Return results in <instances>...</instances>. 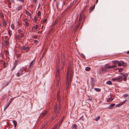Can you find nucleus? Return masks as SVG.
Wrapping results in <instances>:
<instances>
[{
  "instance_id": "1",
  "label": "nucleus",
  "mask_w": 129,
  "mask_h": 129,
  "mask_svg": "<svg viewBox=\"0 0 129 129\" xmlns=\"http://www.w3.org/2000/svg\"><path fill=\"white\" fill-rule=\"evenodd\" d=\"M72 76L73 74L72 73V71L70 68H68L67 74L66 85V89L67 90H68L70 88Z\"/></svg>"
},
{
  "instance_id": "2",
  "label": "nucleus",
  "mask_w": 129,
  "mask_h": 129,
  "mask_svg": "<svg viewBox=\"0 0 129 129\" xmlns=\"http://www.w3.org/2000/svg\"><path fill=\"white\" fill-rule=\"evenodd\" d=\"M121 75L119 76L118 77L113 78L112 80L113 81H116L118 82H121L123 79L124 81H126V78L127 76V74H124L122 73H121Z\"/></svg>"
},
{
  "instance_id": "3",
  "label": "nucleus",
  "mask_w": 129,
  "mask_h": 129,
  "mask_svg": "<svg viewBox=\"0 0 129 129\" xmlns=\"http://www.w3.org/2000/svg\"><path fill=\"white\" fill-rule=\"evenodd\" d=\"M116 67V66L115 65L110 66L109 64H107L104 65L103 68L104 71L105 72L107 70H109L110 69H113Z\"/></svg>"
},
{
  "instance_id": "4",
  "label": "nucleus",
  "mask_w": 129,
  "mask_h": 129,
  "mask_svg": "<svg viewBox=\"0 0 129 129\" xmlns=\"http://www.w3.org/2000/svg\"><path fill=\"white\" fill-rule=\"evenodd\" d=\"M83 19V21H84L85 19V17L83 13L82 12H81L80 15L78 22L81 23V21Z\"/></svg>"
},
{
  "instance_id": "5",
  "label": "nucleus",
  "mask_w": 129,
  "mask_h": 129,
  "mask_svg": "<svg viewBox=\"0 0 129 129\" xmlns=\"http://www.w3.org/2000/svg\"><path fill=\"white\" fill-rule=\"evenodd\" d=\"M105 72L104 71L103 67H100V68L99 70L97 71L98 74H102Z\"/></svg>"
},
{
  "instance_id": "6",
  "label": "nucleus",
  "mask_w": 129,
  "mask_h": 129,
  "mask_svg": "<svg viewBox=\"0 0 129 129\" xmlns=\"http://www.w3.org/2000/svg\"><path fill=\"white\" fill-rule=\"evenodd\" d=\"M95 83V80L93 78H91V83L92 86V89L94 86Z\"/></svg>"
},
{
  "instance_id": "7",
  "label": "nucleus",
  "mask_w": 129,
  "mask_h": 129,
  "mask_svg": "<svg viewBox=\"0 0 129 129\" xmlns=\"http://www.w3.org/2000/svg\"><path fill=\"white\" fill-rule=\"evenodd\" d=\"M57 71L56 72V77L59 80V69L58 67L57 68Z\"/></svg>"
},
{
  "instance_id": "8",
  "label": "nucleus",
  "mask_w": 129,
  "mask_h": 129,
  "mask_svg": "<svg viewBox=\"0 0 129 129\" xmlns=\"http://www.w3.org/2000/svg\"><path fill=\"white\" fill-rule=\"evenodd\" d=\"M35 59H34L33 61H32L30 63L29 65L28 66V68H31L32 67V66H33L35 64Z\"/></svg>"
},
{
  "instance_id": "9",
  "label": "nucleus",
  "mask_w": 129,
  "mask_h": 129,
  "mask_svg": "<svg viewBox=\"0 0 129 129\" xmlns=\"http://www.w3.org/2000/svg\"><path fill=\"white\" fill-rule=\"evenodd\" d=\"M125 101H126L125 100V101H123V102H121V103H120L119 104H117L116 105V107H120V106H121V105H123V104H124L125 102Z\"/></svg>"
},
{
  "instance_id": "10",
  "label": "nucleus",
  "mask_w": 129,
  "mask_h": 129,
  "mask_svg": "<svg viewBox=\"0 0 129 129\" xmlns=\"http://www.w3.org/2000/svg\"><path fill=\"white\" fill-rule=\"evenodd\" d=\"M95 5H94L93 6H91L90 7L89 9V13H91V11L94 9L95 7Z\"/></svg>"
},
{
  "instance_id": "11",
  "label": "nucleus",
  "mask_w": 129,
  "mask_h": 129,
  "mask_svg": "<svg viewBox=\"0 0 129 129\" xmlns=\"http://www.w3.org/2000/svg\"><path fill=\"white\" fill-rule=\"evenodd\" d=\"M19 48L21 50L25 51L26 50V47L24 46H20V47Z\"/></svg>"
},
{
  "instance_id": "12",
  "label": "nucleus",
  "mask_w": 129,
  "mask_h": 129,
  "mask_svg": "<svg viewBox=\"0 0 129 129\" xmlns=\"http://www.w3.org/2000/svg\"><path fill=\"white\" fill-rule=\"evenodd\" d=\"M77 125L76 124H74L72 125V129H77Z\"/></svg>"
},
{
  "instance_id": "13",
  "label": "nucleus",
  "mask_w": 129,
  "mask_h": 129,
  "mask_svg": "<svg viewBox=\"0 0 129 129\" xmlns=\"http://www.w3.org/2000/svg\"><path fill=\"white\" fill-rule=\"evenodd\" d=\"M20 71L19 73H20V74H22V73L21 72H22L23 73H24L25 72V70H24V69H22L20 70Z\"/></svg>"
},
{
  "instance_id": "14",
  "label": "nucleus",
  "mask_w": 129,
  "mask_h": 129,
  "mask_svg": "<svg viewBox=\"0 0 129 129\" xmlns=\"http://www.w3.org/2000/svg\"><path fill=\"white\" fill-rule=\"evenodd\" d=\"M13 123L15 127H16V126L17 124L16 121L14 120H13Z\"/></svg>"
},
{
  "instance_id": "15",
  "label": "nucleus",
  "mask_w": 129,
  "mask_h": 129,
  "mask_svg": "<svg viewBox=\"0 0 129 129\" xmlns=\"http://www.w3.org/2000/svg\"><path fill=\"white\" fill-rule=\"evenodd\" d=\"M113 100V98L112 97H110L107 100V102H109L112 101Z\"/></svg>"
},
{
  "instance_id": "16",
  "label": "nucleus",
  "mask_w": 129,
  "mask_h": 129,
  "mask_svg": "<svg viewBox=\"0 0 129 129\" xmlns=\"http://www.w3.org/2000/svg\"><path fill=\"white\" fill-rule=\"evenodd\" d=\"M22 6L20 5L17 7V9L18 11H20L22 9Z\"/></svg>"
},
{
  "instance_id": "17",
  "label": "nucleus",
  "mask_w": 129,
  "mask_h": 129,
  "mask_svg": "<svg viewBox=\"0 0 129 129\" xmlns=\"http://www.w3.org/2000/svg\"><path fill=\"white\" fill-rule=\"evenodd\" d=\"M14 98H12L10 99L9 100V101L8 103L10 105L13 101L14 100Z\"/></svg>"
},
{
  "instance_id": "18",
  "label": "nucleus",
  "mask_w": 129,
  "mask_h": 129,
  "mask_svg": "<svg viewBox=\"0 0 129 129\" xmlns=\"http://www.w3.org/2000/svg\"><path fill=\"white\" fill-rule=\"evenodd\" d=\"M122 61H119L118 62V66H122Z\"/></svg>"
},
{
  "instance_id": "19",
  "label": "nucleus",
  "mask_w": 129,
  "mask_h": 129,
  "mask_svg": "<svg viewBox=\"0 0 129 129\" xmlns=\"http://www.w3.org/2000/svg\"><path fill=\"white\" fill-rule=\"evenodd\" d=\"M106 83L108 85H111L112 84L111 82L110 81H109L106 82Z\"/></svg>"
},
{
  "instance_id": "20",
  "label": "nucleus",
  "mask_w": 129,
  "mask_h": 129,
  "mask_svg": "<svg viewBox=\"0 0 129 129\" xmlns=\"http://www.w3.org/2000/svg\"><path fill=\"white\" fill-rule=\"evenodd\" d=\"M63 118H61V119L58 122V124L59 125H60L62 122L63 121Z\"/></svg>"
},
{
  "instance_id": "21",
  "label": "nucleus",
  "mask_w": 129,
  "mask_h": 129,
  "mask_svg": "<svg viewBox=\"0 0 129 129\" xmlns=\"http://www.w3.org/2000/svg\"><path fill=\"white\" fill-rule=\"evenodd\" d=\"M122 66H123V67H125L127 66V63H125L123 61H122Z\"/></svg>"
},
{
  "instance_id": "22",
  "label": "nucleus",
  "mask_w": 129,
  "mask_h": 129,
  "mask_svg": "<svg viewBox=\"0 0 129 129\" xmlns=\"http://www.w3.org/2000/svg\"><path fill=\"white\" fill-rule=\"evenodd\" d=\"M90 68L88 67H86L85 69V70L86 71H90Z\"/></svg>"
},
{
  "instance_id": "23",
  "label": "nucleus",
  "mask_w": 129,
  "mask_h": 129,
  "mask_svg": "<svg viewBox=\"0 0 129 129\" xmlns=\"http://www.w3.org/2000/svg\"><path fill=\"white\" fill-rule=\"evenodd\" d=\"M47 113V111H45L42 113V116L43 117Z\"/></svg>"
},
{
  "instance_id": "24",
  "label": "nucleus",
  "mask_w": 129,
  "mask_h": 129,
  "mask_svg": "<svg viewBox=\"0 0 129 129\" xmlns=\"http://www.w3.org/2000/svg\"><path fill=\"white\" fill-rule=\"evenodd\" d=\"M94 89L97 91L100 92L101 90V89L99 88H94Z\"/></svg>"
},
{
  "instance_id": "25",
  "label": "nucleus",
  "mask_w": 129,
  "mask_h": 129,
  "mask_svg": "<svg viewBox=\"0 0 129 129\" xmlns=\"http://www.w3.org/2000/svg\"><path fill=\"white\" fill-rule=\"evenodd\" d=\"M10 105L8 104H8L6 105L5 107V108L4 109V110H5L6 109H7L9 106Z\"/></svg>"
},
{
  "instance_id": "26",
  "label": "nucleus",
  "mask_w": 129,
  "mask_h": 129,
  "mask_svg": "<svg viewBox=\"0 0 129 129\" xmlns=\"http://www.w3.org/2000/svg\"><path fill=\"white\" fill-rule=\"evenodd\" d=\"M100 116H98L96 118H95V120L96 121H98V120H99L100 119Z\"/></svg>"
},
{
  "instance_id": "27",
  "label": "nucleus",
  "mask_w": 129,
  "mask_h": 129,
  "mask_svg": "<svg viewBox=\"0 0 129 129\" xmlns=\"http://www.w3.org/2000/svg\"><path fill=\"white\" fill-rule=\"evenodd\" d=\"M25 13L26 15H29L30 16V13L28 11H27L26 10L25 11Z\"/></svg>"
},
{
  "instance_id": "28",
  "label": "nucleus",
  "mask_w": 129,
  "mask_h": 129,
  "mask_svg": "<svg viewBox=\"0 0 129 129\" xmlns=\"http://www.w3.org/2000/svg\"><path fill=\"white\" fill-rule=\"evenodd\" d=\"M9 2L10 3H13L14 4L15 3L14 0H8Z\"/></svg>"
},
{
  "instance_id": "29",
  "label": "nucleus",
  "mask_w": 129,
  "mask_h": 129,
  "mask_svg": "<svg viewBox=\"0 0 129 129\" xmlns=\"http://www.w3.org/2000/svg\"><path fill=\"white\" fill-rule=\"evenodd\" d=\"M20 37L19 35H16L15 36L16 39H20Z\"/></svg>"
},
{
  "instance_id": "30",
  "label": "nucleus",
  "mask_w": 129,
  "mask_h": 129,
  "mask_svg": "<svg viewBox=\"0 0 129 129\" xmlns=\"http://www.w3.org/2000/svg\"><path fill=\"white\" fill-rule=\"evenodd\" d=\"M128 96V95L127 94H124L123 95V97L124 98H125L127 97Z\"/></svg>"
},
{
  "instance_id": "31",
  "label": "nucleus",
  "mask_w": 129,
  "mask_h": 129,
  "mask_svg": "<svg viewBox=\"0 0 129 129\" xmlns=\"http://www.w3.org/2000/svg\"><path fill=\"white\" fill-rule=\"evenodd\" d=\"M5 53L6 55H8L9 54V53L7 50H6L5 51Z\"/></svg>"
},
{
  "instance_id": "32",
  "label": "nucleus",
  "mask_w": 129,
  "mask_h": 129,
  "mask_svg": "<svg viewBox=\"0 0 129 129\" xmlns=\"http://www.w3.org/2000/svg\"><path fill=\"white\" fill-rule=\"evenodd\" d=\"M87 7V6L86 5L85 6L82 12H83L85 10Z\"/></svg>"
},
{
  "instance_id": "33",
  "label": "nucleus",
  "mask_w": 129,
  "mask_h": 129,
  "mask_svg": "<svg viewBox=\"0 0 129 129\" xmlns=\"http://www.w3.org/2000/svg\"><path fill=\"white\" fill-rule=\"evenodd\" d=\"M5 43L7 46H8L9 45V43L7 40H6L5 41Z\"/></svg>"
},
{
  "instance_id": "34",
  "label": "nucleus",
  "mask_w": 129,
  "mask_h": 129,
  "mask_svg": "<svg viewBox=\"0 0 129 129\" xmlns=\"http://www.w3.org/2000/svg\"><path fill=\"white\" fill-rule=\"evenodd\" d=\"M57 110V105H55V108L54 110V111L55 112Z\"/></svg>"
},
{
  "instance_id": "35",
  "label": "nucleus",
  "mask_w": 129,
  "mask_h": 129,
  "mask_svg": "<svg viewBox=\"0 0 129 129\" xmlns=\"http://www.w3.org/2000/svg\"><path fill=\"white\" fill-rule=\"evenodd\" d=\"M62 69H63L64 66V65H65L64 61H63L62 62Z\"/></svg>"
},
{
  "instance_id": "36",
  "label": "nucleus",
  "mask_w": 129,
  "mask_h": 129,
  "mask_svg": "<svg viewBox=\"0 0 129 129\" xmlns=\"http://www.w3.org/2000/svg\"><path fill=\"white\" fill-rule=\"evenodd\" d=\"M11 27L12 29H14V26L13 24H11Z\"/></svg>"
},
{
  "instance_id": "37",
  "label": "nucleus",
  "mask_w": 129,
  "mask_h": 129,
  "mask_svg": "<svg viewBox=\"0 0 129 129\" xmlns=\"http://www.w3.org/2000/svg\"><path fill=\"white\" fill-rule=\"evenodd\" d=\"M118 61L117 60H115L113 61V62L114 63L118 64Z\"/></svg>"
},
{
  "instance_id": "38",
  "label": "nucleus",
  "mask_w": 129,
  "mask_h": 129,
  "mask_svg": "<svg viewBox=\"0 0 129 129\" xmlns=\"http://www.w3.org/2000/svg\"><path fill=\"white\" fill-rule=\"evenodd\" d=\"M18 61H16L14 63V66H16L18 64Z\"/></svg>"
},
{
  "instance_id": "39",
  "label": "nucleus",
  "mask_w": 129,
  "mask_h": 129,
  "mask_svg": "<svg viewBox=\"0 0 129 129\" xmlns=\"http://www.w3.org/2000/svg\"><path fill=\"white\" fill-rule=\"evenodd\" d=\"M56 60L57 62L58 63H59V58L57 57L56 58Z\"/></svg>"
},
{
  "instance_id": "40",
  "label": "nucleus",
  "mask_w": 129,
  "mask_h": 129,
  "mask_svg": "<svg viewBox=\"0 0 129 129\" xmlns=\"http://www.w3.org/2000/svg\"><path fill=\"white\" fill-rule=\"evenodd\" d=\"M61 104H59V106H58V108L59 110H60V109H61Z\"/></svg>"
},
{
  "instance_id": "41",
  "label": "nucleus",
  "mask_w": 129,
  "mask_h": 129,
  "mask_svg": "<svg viewBox=\"0 0 129 129\" xmlns=\"http://www.w3.org/2000/svg\"><path fill=\"white\" fill-rule=\"evenodd\" d=\"M0 56L2 58H3L4 57V55L1 53H0Z\"/></svg>"
},
{
  "instance_id": "42",
  "label": "nucleus",
  "mask_w": 129,
  "mask_h": 129,
  "mask_svg": "<svg viewBox=\"0 0 129 129\" xmlns=\"http://www.w3.org/2000/svg\"><path fill=\"white\" fill-rule=\"evenodd\" d=\"M18 31L19 33H20L22 31L21 29H19L18 30Z\"/></svg>"
},
{
  "instance_id": "43",
  "label": "nucleus",
  "mask_w": 129,
  "mask_h": 129,
  "mask_svg": "<svg viewBox=\"0 0 129 129\" xmlns=\"http://www.w3.org/2000/svg\"><path fill=\"white\" fill-rule=\"evenodd\" d=\"M115 104H112L110 105V107H113L115 106Z\"/></svg>"
},
{
  "instance_id": "44",
  "label": "nucleus",
  "mask_w": 129,
  "mask_h": 129,
  "mask_svg": "<svg viewBox=\"0 0 129 129\" xmlns=\"http://www.w3.org/2000/svg\"><path fill=\"white\" fill-rule=\"evenodd\" d=\"M82 57L83 58H85V56L82 53L81 54Z\"/></svg>"
},
{
  "instance_id": "45",
  "label": "nucleus",
  "mask_w": 129,
  "mask_h": 129,
  "mask_svg": "<svg viewBox=\"0 0 129 129\" xmlns=\"http://www.w3.org/2000/svg\"><path fill=\"white\" fill-rule=\"evenodd\" d=\"M33 3L34 4H36L37 2V0H33Z\"/></svg>"
},
{
  "instance_id": "46",
  "label": "nucleus",
  "mask_w": 129,
  "mask_h": 129,
  "mask_svg": "<svg viewBox=\"0 0 129 129\" xmlns=\"http://www.w3.org/2000/svg\"><path fill=\"white\" fill-rule=\"evenodd\" d=\"M62 59V62L63 61H64V56H63V57H62V59Z\"/></svg>"
},
{
  "instance_id": "47",
  "label": "nucleus",
  "mask_w": 129,
  "mask_h": 129,
  "mask_svg": "<svg viewBox=\"0 0 129 129\" xmlns=\"http://www.w3.org/2000/svg\"><path fill=\"white\" fill-rule=\"evenodd\" d=\"M27 21H28V20L26 18V19H24V21L25 23L27 22Z\"/></svg>"
},
{
  "instance_id": "48",
  "label": "nucleus",
  "mask_w": 129,
  "mask_h": 129,
  "mask_svg": "<svg viewBox=\"0 0 129 129\" xmlns=\"http://www.w3.org/2000/svg\"><path fill=\"white\" fill-rule=\"evenodd\" d=\"M26 26L27 27L29 25V24L27 22H26L25 23Z\"/></svg>"
},
{
  "instance_id": "49",
  "label": "nucleus",
  "mask_w": 129,
  "mask_h": 129,
  "mask_svg": "<svg viewBox=\"0 0 129 129\" xmlns=\"http://www.w3.org/2000/svg\"><path fill=\"white\" fill-rule=\"evenodd\" d=\"M34 20H35V22L37 21L38 20V19L36 17H34Z\"/></svg>"
},
{
  "instance_id": "50",
  "label": "nucleus",
  "mask_w": 129,
  "mask_h": 129,
  "mask_svg": "<svg viewBox=\"0 0 129 129\" xmlns=\"http://www.w3.org/2000/svg\"><path fill=\"white\" fill-rule=\"evenodd\" d=\"M74 4V3H73V2L71 3L69 6L71 8L72 7L73 5Z\"/></svg>"
},
{
  "instance_id": "51",
  "label": "nucleus",
  "mask_w": 129,
  "mask_h": 129,
  "mask_svg": "<svg viewBox=\"0 0 129 129\" xmlns=\"http://www.w3.org/2000/svg\"><path fill=\"white\" fill-rule=\"evenodd\" d=\"M30 49L28 47H27L26 48V50H27V51L29 50Z\"/></svg>"
},
{
  "instance_id": "52",
  "label": "nucleus",
  "mask_w": 129,
  "mask_h": 129,
  "mask_svg": "<svg viewBox=\"0 0 129 129\" xmlns=\"http://www.w3.org/2000/svg\"><path fill=\"white\" fill-rule=\"evenodd\" d=\"M59 94H60V93L59 92H58L57 93V97H60Z\"/></svg>"
},
{
  "instance_id": "53",
  "label": "nucleus",
  "mask_w": 129,
  "mask_h": 129,
  "mask_svg": "<svg viewBox=\"0 0 129 129\" xmlns=\"http://www.w3.org/2000/svg\"><path fill=\"white\" fill-rule=\"evenodd\" d=\"M17 1H19L22 3H23L24 2V0H17Z\"/></svg>"
},
{
  "instance_id": "54",
  "label": "nucleus",
  "mask_w": 129,
  "mask_h": 129,
  "mask_svg": "<svg viewBox=\"0 0 129 129\" xmlns=\"http://www.w3.org/2000/svg\"><path fill=\"white\" fill-rule=\"evenodd\" d=\"M21 35V37L22 38L24 37V34H23L21 33L20 34Z\"/></svg>"
},
{
  "instance_id": "55",
  "label": "nucleus",
  "mask_w": 129,
  "mask_h": 129,
  "mask_svg": "<svg viewBox=\"0 0 129 129\" xmlns=\"http://www.w3.org/2000/svg\"><path fill=\"white\" fill-rule=\"evenodd\" d=\"M17 77H19L20 76V73H19V72H18L17 73Z\"/></svg>"
},
{
  "instance_id": "56",
  "label": "nucleus",
  "mask_w": 129,
  "mask_h": 129,
  "mask_svg": "<svg viewBox=\"0 0 129 129\" xmlns=\"http://www.w3.org/2000/svg\"><path fill=\"white\" fill-rule=\"evenodd\" d=\"M41 13L39 11L38 12V16H40L41 15Z\"/></svg>"
},
{
  "instance_id": "57",
  "label": "nucleus",
  "mask_w": 129,
  "mask_h": 129,
  "mask_svg": "<svg viewBox=\"0 0 129 129\" xmlns=\"http://www.w3.org/2000/svg\"><path fill=\"white\" fill-rule=\"evenodd\" d=\"M87 100L89 101H91L92 100V99L89 98H87Z\"/></svg>"
},
{
  "instance_id": "58",
  "label": "nucleus",
  "mask_w": 129,
  "mask_h": 129,
  "mask_svg": "<svg viewBox=\"0 0 129 129\" xmlns=\"http://www.w3.org/2000/svg\"><path fill=\"white\" fill-rule=\"evenodd\" d=\"M5 39L8 40V36H5Z\"/></svg>"
},
{
  "instance_id": "59",
  "label": "nucleus",
  "mask_w": 129,
  "mask_h": 129,
  "mask_svg": "<svg viewBox=\"0 0 129 129\" xmlns=\"http://www.w3.org/2000/svg\"><path fill=\"white\" fill-rule=\"evenodd\" d=\"M4 24L5 26L7 25V23L6 22H4Z\"/></svg>"
},
{
  "instance_id": "60",
  "label": "nucleus",
  "mask_w": 129,
  "mask_h": 129,
  "mask_svg": "<svg viewBox=\"0 0 129 129\" xmlns=\"http://www.w3.org/2000/svg\"><path fill=\"white\" fill-rule=\"evenodd\" d=\"M8 34H9V35L11 36V33H10V31L9 30L8 31Z\"/></svg>"
},
{
  "instance_id": "61",
  "label": "nucleus",
  "mask_w": 129,
  "mask_h": 129,
  "mask_svg": "<svg viewBox=\"0 0 129 129\" xmlns=\"http://www.w3.org/2000/svg\"><path fill=\"white\" fill-rule=\"evenodd\" d=\"M39 26L38 25H36V26L35 27L36 29H38V28Z\"/></svg>"
},
{
  "instance_id": "62",
  "label": "nucleus",
  "mask_w": 129,
  "mask_h": 129,
  "mask_svg": "<svg viewBox=\"0 0 129 129\" xmlns=\"http://www.w3.org/2000/svg\"><path fill=\"white\" fill-rule=\"evenodd\" d=\"M16 66H14V67L11 70H14L16 68Z\"/></svg>"
},
{
  "instance_id": "63",
  "label": "nucleus",
  "mask_w": 129,
  "mask_h": 129,
  "mask_svg": "<svg viewBox=\"0 0 129 129\" xmlns=\"http://www.w3.org/2000/svg\"><path fill=\"white\" fill-rule=\"evenodd\" d=\"M57 23V22L56 21H55L54 22V23L52 24V25H54L55 24Z\"/></svg>"
},
{
  "instance_id": "64",
  "label": "nucleus",
  "mask_w": 129,
  "mask_h": 129,
  "mask_svg": "<svg viewBox=\"0 0 129 129\" xmlns=\"http://www.w3.org/2000/svg\"><path fill=\"white\" fill-rule=\"evenodd\" d=\"M36 29L35 28V27H33V28H32L33 30H35Z\"/></svg>"
}]
</instances>
